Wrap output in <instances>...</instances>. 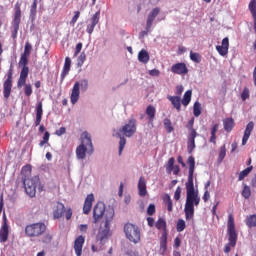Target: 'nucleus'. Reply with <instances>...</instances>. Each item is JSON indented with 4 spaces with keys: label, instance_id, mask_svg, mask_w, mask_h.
<instances>
[{
    "label": "nucleus",
    "instance_id": "f257e3e1",
    "mask_svg": "<svg viewBox=\"0 0 256 256\" xmlns=\"http://www.w3.org/2000/svg\"><path fill=\"white\" fill-rule=\"evenodd\" d=\"M188 181L186 182V203L184 206V213L186 221H191L195 217V207H199L201 197L199 192L195 191V184L193 183V175L195 173V157L189 156L187 160Z\"/></svg>",
    "mask_w": 256,
    "mask_h": 256
},
{
    "label": "nucleus",
    "instance_id": "f03ea898",
    "mask_svg": "<svg viewBox=\"0 0 256 256\" xmlns=\"http://www.w3.org/2000/svg\"><path fill=\"white\" fill-rule=\"evenodd\" d=\"M137 133V120L130 119L127 124L122 126L114 137H118L119 141V155H122L123 149H125V145H127V139L125 137H133Z\"/></svg>",
    "mask_w": 256,
    "mask_h": 256
},
{
    "label": "nucleus",
    "instance_id": "7ed1b4c3",
    "mask_svg": "<svg viewBox=\"0 0 256 256\" xmlns=\"http://www.w3.org/2000/svg\"><path fill=\"white\" fill-rule=\"evenodd\" d=\"M93 142L91 141V134L87 131L81 134V144L76 148L77 159L83 160L88 155H93Z\"/></svg>",
    "mask_w": 256,
    "mask_h": 256
},
{
    "label": "nucleus",
    "instance_id": "20e7f679",
    "mask_svg": "<svg viewBox=\"0 0 256 256\" xmlns=\"http://www.w3.org/2000/svg\"><path fill=\"white\" fill-rule=\"evenodd\" d=\"M228 243L224 247V253H231V247L237 245V230L235 229V218L229 214L227 222Z\"/></svg>",
    "mask_w": 256,
    "mask_h": 256
},
{
    "label": "nucleus",
    "instance_id": "39448f33",
    "mask_svg": "<svg viewBox=\"0 0 256 256\" xmlns=\"http://www.w3.org/2000/svg\"><path fill=\"white\" fill-rule=\"evenodd\" d=\"M114 217H115V210L109 209L105 214L104 228L100 229L96 236L97 241H100V243H104L105 241H107L109 237V231H111V228L109 225L111 224V221H113Z\"/></svg>",
    "mask_w": 256,
    "mask_h": 256
},
{
    "label": "nucleus",
    "instance_id": "423d86ee",
    "mask_svg": "<svg viewBox=\"0 0 256 256\" xmlns=\"http://www.w3.org/2000/svg\"><path fill=\"white\" fill-rule=\"evenodd\" d=\"M124 233L126 235V239L131 243L137 245V243L141 242V230L139 229V226L127 223L124 225Z\"/></svg>",
    "mask_w": 256,
    "mask_h": 256
},
{
    "label": "nucleus",
    "instance_id": "0eeeda50",
    "mask_svg": "<svg viewBox=\"0 0 256 256\" xmlns=\"http://www.w3.org/2000/svg\"><path fill=\"white\" fill-rule=\"evenodd\" d=\"M25 192L29 197H35L37 194V183H39V177L35 176L33 178H29L27 176L22 177L21 179Z\"/></svg>",
    "mask_w": 256,
    "mask_h": 256
},
{
    "label": "nucleus",
    "instance_id": "6e6552de",
    "mask_svg": "<svg viewBox=\"0 0 256 256\" xmlns=\"http://www.w3.org/2000/svg\"><path fill=\"white\" fill-rule=\"evenodd\" d=\"M47 231V226L43 222L29 224L25 228L27 237H41Z\"/></svg>",
    "mask_w": 256,
    "mask_h": 256
},
{
    "label": "nucleus",
    "instance_id": "1a4fd4ad",
    "mask_svg": "<svg viewBox=\"0 0 256 256\" xmlns=\"http://www.w3.org/2000/svg\"><path fill=\"white\" fill-rule=\"evenodd\" d=\"M80 87H82L83 91H87V88L89 87V81H87V79H84L81 80V83L75 82L70 96L72 105H75V103L79 101Z\"/></svg>",
    "mask_w": 256,
    "mask_h": 256
},
{
    "label": "nucleus",
    "instance_id": "9d476101",
    "mask_svg": "<svg viewBox=\"0 0 256 256\" xmlns=\"http://www.w3.org/2000/svg\"><path fill=\"white\" fill-rule=\"evenodd\" d=\"M107 211H105V203L98 202L93 209V223H99L103 219V215H107Z\"/></svg>",
    "mask_w": 256,
    "mask_h": 256
},
{
    "label": "nucleus",
    "instance_id": "9b49d317",
    "mask_svg": "<svg viewBox=\"0 0 256 256\" xmlns=\"http://www.w3.org/2000/svg\"><path fill=\"white\" fill-rule=\"evenodd\" d=\"M161 13V9L159 7H156L151 10V12L148 14L147 21H146V31H144V35H147L149 31H151V27H153V21L157 18V15Z\"/></svg>",
    "mask_w": 256,
    "mask_h": 256
},
{
    "label": "nucleus",
    "instance_id": "f8f14e48",
    "mask_svg": "<svg viewBox=\"0 0 256 256\" xmlns=\"http://www.w3.org/2000/svg\"><path fill=\"white\" fill-rule=\"evenodd\" d=\"M171 72L174 73V75H187L189 68H187L185 62H179L172 65Z\"/></svg>",
    "mask_w": 256,
    "mask_h": 256
},
{
    "label": "nucleus",
    "instance_id": "ddd939ff",
    "mask_svg": "<svg viewBox=\"0 0 256 256\" xmlns=\"http://www.w3.org/2000/svg\"><path fill=\"white\" fill-rule=\"evenodd\" d=\"M83 245H85V236L80 235L74 240V251L76 256L83 255Z\"/></svg>",
    "mask_w": 256,
    "mask_h": 256
},
{
    "label": "nucleus",
    "instance_id": "4468645a",
    "mask_svg": "<svg viewBox=\"0 0 256 256\" xmlns=\"http://www.w3.org/2000/svg\"><path fill=\"white\" fill-rule=\"evenodd\" d=\"M9 239V224H7V218H4L2 227L0 229V243H7Z\"/></svg>",
    "mask_w": 256,
    "mask_h": 256
},
{
    "label": "nucleus",
    "instance_id": "2eb2a0df",
    "mask_svg": "<svg viewBox=\"0 0 256 256\" xmlns=\"http://www.w3.org/2000/svg\"><path fill=\"white\" fill-rule=\"evenodd\" d=\"M27 77H29V67H22L20 77L17 82L18 89H21V87L25 86L27 83Z\"/></svg>",
    "mask_w": 256,
    "mask_h": 256
},
{
    "label": "nucleus",
    "instance_id": "dca6fc26",
    "mask_svg": "<svg viewBox=\"0 0 256 256\" xmlns=\"http://www.w3.org/2000/svg\"><path fill=\"white\" fill-rule=\"evenodd\" d=\"M95 201V196L93 194H89L84 202L83 206V214L84 215H89L91 213V207H93V202Z\"/></svg>",
    "mask_w": 256,
    "mask_h": 256
},
{
    "label": "nucleus",
    "instance_id": "f3484780",
    "mask_svg": "<svg viewBox=\"0 0 256 256\" xmlns=\"http://www.w3.org/2000/svg\"><path fill=\"white\" fill-rule=\"evenodd\" d=\"M197 130H192L188 135L187 149L188 153H193L195 149V139L197 138Z\"/></svg>",
    "mask_w": 256,
    "mask_h": 256
},
{
    "label": "nucleus",
    "instance_id": "a211bd4d",
    "mask_svg": "<svg viewBox=\"0 0 256 256\" xmlns=\"http://www.w3.org/2000/svg\"><path fill=\"white\" fill-rule=\"evenodd\" d=\"M216 50L221 55L222 57H225L227 53H229V38H224L222 40V45L221 46H216Z\"/></svg>",
    "mask_w": 256,
    "mask_h": 256
},
{
    "label": "nucleus",
    "instance_id": "6ab92c4d",
    "mask_svg": "<svg viewBox=\"0 0 256 256\" xmlns=\"http://www.w3.org/2000/svg\"><path fill=\"white\" fill-rule=\"evenodd\" d=\"M254 128H255V124L253 123V121L247 124L246 129L244 131V136L242 138V145H247V142L249 141V137H251V133L253 132Z\"/></svg>",
    "mask_w": 256,
    "mask_h": 256
},
{
    "label": "nucleus",
    "instance_id": "aec40b11",
    "mask_svg": "<svg viewBox=\"0 0 256 256\" xmlns=\"http://www.w3.org/2000/svg\"><path fill=\"white\" fill-rule=\"evenodd\" d=\"M70 71H71V58L66 57L64 66H63V70L60 75L61 83H63V81H65V77H67V75H69Z\"/></svg>",
    "mask_w": 256,
    "mask_h": 256
},
{
    "label": "nucleus",
    "instance_id": "412c9836",
    "mask_svg": "<svg viewBox=\"0 0 256 256\" xmlns=\"http://www.w3.org/2000/svg\"><path fill=\"white\" fill-rule=\"evenodd\" d=\"M64 212H65V204L61 202H57L56 207L53 210V218L61 219V217H63Z\"/></svg>",
    "mask_w": 256,
    "mask_h": 256
},
{
    "label": "nucleus",
    "instance_id": "4be33fe9",
    "mask_svg": "<svg viewBox=\"0 0 256 256\" xmlns=\"http://www.w3.org/2000/svg\"><path fill=\"white\" fill-rule=\"evenodd\" d=\"M42 119H43V102H38L36 106L35 127H39V125H41Z\"/></svg>",
    "mask_w": 256,
    "mask_h": 256
},
{
    "label": "nucleus",
    "instance_id": "5701e85b",
    "mask_svg": "<svg viewBox=\"0 0 256 256\" xmlns=\"http://www.w3.org/2000/svg\"><path fill=\"white\" fill-rule=\"evenodd\" d=\"M167 99L172 103V106L174 107V109H176V111H178L179 113V111H181V103H182L181 96L168 95Z\"/></svg>",
    "mask_w": 256,
    "mask_h": 256
},
{
    "label": "nucleus",
    "instance_id": "b1692460",
    "mask_svg": "<svg viewBox=\"0 0 256 256\" xmlns=\"http://www.w3.org/2000/svg\"><path fill=\"white\" fill-rule=\"evenodd\" d=\"M138 190L140 197H145L147 195V183L145 182V178L143 176H141L138 181Z\"/></svg>",
    "mask_w": 256,
    "mask_h": 256
},
{
    "label": "nucleus",
    "instance_id": "393cba45",
    "mask_svg": "<svg viewBox=\"0 0 256 256\" xmlns=\"http://www.w3.org/2000/svg\"><path fill=\"white\" fill-rule=\"evenodd\" d=\"M224 130L226 133H231L235 128V120L231 117L225 118L223 120Z\"/></svg>",
    "mask_w": 256,
    "mask_h": 256
},
{
    "label": "nucleus",
    "instance_id": "a878e982",
    "mask_svg": "<svg viewBox=\"0 0 256 256\" xmlns=\"http://www.w3.org/2000/svg\"><path fill=\"white\" fill-rule=\"evenodd\" d=\"M13 89V82L4 81L3 83V95L5 99L11 97V91Z\"/></svg>",
    "mask_w": 256,
    "mask_h": 256
},
{
    "label": "nucleus",
    "instance_id": "bb28decb",
    "mask_svg": "<svg viewBox=\"0 0 256 256\" xmlns=\"http://www.w3.org/2000/svg\"><path fill=\"white\" fill-rule=\"evenodd\" d=\"M160 253L165 255L167 253V232H163L160 238Z\"/></svg>",
    "mask_w": 256,
    "mask_h": 256
},
{
    "label": "nucleus",
    "instance_id": "cd10ccee",
    "mask_svg": "<svg viewBox=\"0 0 256 256\" xmlns=\"http://www.w3.org/2000/svg\"><path fill=\"white\" fill-rule=\"evenodd\" d=\"M37 0H34L31 7H30V21L32 23H35V20L37 19Z\"/></svg>",
    "mask_w": 256,
    "mask_h": 256
},
{
    "label": "nucleus",
    "instance_id": "c85d7f7f",
    "mask_svg": "<svg viewBox=\"0 0 256 256\" xmlns=\"http://www.w3.org/2000/svg\"><path fill=\"white\" fill-rule=\"evenodd\" d=\"M155 113H157V110H155V107L153 105H149L146 108V115L148 116L150 123H153V121H155Z\"/></svg>",
    "mask_w": 256,
    "mask_h": 256
},
{
    "label": "nucleus",
    "instance_id": "c756f323",
    "mask_svg": "<svg viewBox=\"0 0 256 256\" xmlns=\"http://www.w3.org/2000/svg\"><path fill=\"white\" fill-rule=\"evenodd\" d=\"M193 95V91L192 90H187L184 93L183 99H182V105H184V107H187V105H189L191 103V97Z\"/></svg>",
    "mask_w": 256,
    "mask_h": 256
},
{
    "label": "nucleus",
    "instance_id": "7c9ffc66",
    "mask_svg": "<svg viewBox=\"0 0 256 256\" xmlns=\"http://www.w3.org/2000/svg\"><path fill=\"white\" fill-rule=\"evenodd\" d=\"M140 63H149V53L146 50H141L138 54Z\"/></svg>",
    "mask_w": 256,
    "mask_h": 256
},
{
    "label": "nucleus",
    "instance_id": "2f4dec72",
    "mask_svg": "<svg viewBox=\"0 0 256 256\" xmlns=\"http://www.w3.org/2000/svg\"><path fill=\"white\" fill-rule=\"evenodd\" d=\"M175 167V158L171 157L169 158L168 162L165 165L166 172L168 175H171L173 173V168Z\"/></svg>",
    "mask_w": 256,
    "mask_h": 256
},
{
    "label": "nucleus",
    "instance_id": "473e14b6",
    "mask_svg": "<svg viewBox=\"0 0 256 256\" xmlns=\"http://www.w3.org/2000/svg\"><path fill=\"white\" fill-rule=\"evenodd\" d=\"M163 201L165 205H167V210L171 213V211H173V200H171V196L169 194H165L163 196Z\"/></svg>",
    "mask_w": 256,
    "mask_h": 256
},
{
    "label": "nucleus",
    "instance_id": "72a5a7b5",
    "mask_svg": "<svg viewBox=\"0 0 256 256\" xmlns=\"http://www.w3.org/2000/svg\"><path fill=\"white\" fill-rule=\"evenodd\" d=\"M252 171H253V166H249L246 169L242 170L239 173L238 181H243V179H245V177H248L249 173H251Z\"/></svg>",
    "mask_w": 256,
    "mask_h": 256
},
{
    "label": "nucleus",
    "instance_id": "f704fd0d",
    "mask_svg": "<svg viewBox=\"0 0 256 256\" xmlns=\"http://www.w3.org/2000/svg\"><path fill=\"white\" fill-rule=\"evenodd\" d=\"M164 129H166L167 133H173L175 131V128H173V123L171 122V119L165 118L163 121Z\"/></svg>",
    "mask_w": 256,
    "mask_h": 256
},
{
    "label": "nucleus",
    "instance_id": "c9c22d12",
    "mask_svg": "<svg viewBox=\"0 0 256 256\" xmlns=\"http://www.w3.org/2000/svg\"><path fill=\"white\" fill-rule=\"evenodd\" d=\"M226 155H227V147L224 144L223 146L220 147V151L218 154V163H223V159H225Z\"/></svg>",
    "mask_w": 256,
    "mask_h": 256
},
{
    "label": "nucleus",
    "instance_id": "e433bc0d",
    "mask_svg": "<svg viewBox=\"0 0 256 256\" xmlns=\"http://www.w3.org/2000/svg\"><path fill=\"white\" fill-rule=\"evenodd\" d=\"M201 103L199 101H196L193 105V115L194 117H199L201 115Z\"/></svg>",
    "mask_w": 256,
    "mask_h": 256
},
{
    "label": "nucleus",
    "instance_id": "4c0bfd02",
    "mask_svg": "<svg viewBox=\"0 0 256 256\" xmlns=\"http://www.w3.org/2000/svg\"><path fill=\"white\" fill-rule=\"evenodd\" d=\"M156 229H159V230H163V231H167V222H165L164 219L160 218L158 219V221L156 222V225H155Z\"/></svg>",
    "mask_w": 256,
    "mask_h": 256
},
{
    "label": "nucleus",
    "instance_id": "58836bf2",
    "mask_svg": "<svg viewBox=\"0 0 256 256\" xmlns=\"http://www.w3.org/2000/svg\"><path fill=\"white\" fill-rule=\"evenodd\" d=\"M29 65V56L25 55V54H21V57H20V61H19V66L20 67H29L27 66Z\"/></svg>",
    "mask_w": 256,
    "mask_h": 256
},
{
    "label": "nucleus",
    "instance_id": "ea45409f",
    "mask_svg": "<svg viewBox=\"0 0 256 256\" xmlns=\"http://www.w3.org/2000/svg\"><path fill=\"white\" fill-rule=\"evenodd\" d=\"M242 197H244V199H249V197H251V187L247 186V184H244Z\"/></svg>",
    "mask_w": 256,
    "mask_h": 256
},
{
    "label": "nucleus",
    "instance_id": "a19ab883",
    "mask_svg": "<svg viewBox=\"0 0 256 256\" xmlns=\"http://www.w3.org/2000/svg\"><path fill=\"white\" fill-rule=\"evenodd\" d=\"M190 59L194 63H199L201 61V54L197 52L190 51Z\"/></svg>",
    "mask_w": 256,
    "mask_h": 256
},
{
    "label": "nucleus",
    "instance_id": "79ce46f5",
    "mask_svg": "<svg viewBox=\"0 0 256 256\" xmlns=\"http://www.w3.org/2000/svg\"><path fill=\"white\" fill-rule=\"evenodd\" d=\"M246 225L249 227H256V215H251L246 220Z\"/></svg>",
    "mask_w": 256,
    "mask_h": 256
},
{
    "label": "nucleus",
    "instance_id": "37998d69",
    "mask_svg": "<svg viewBox=\"0 0 256 256\" xmlns=\"http://www.w3.org/2000/svg\"><path fill=\"white\" fill-rule=\"evenodd\" d=\"M185 220L183 219H179L178 222H177V226H176V229L178 231V233H181L182 231H185Z\"/></svg>",
    "mask_w": 256,
    "mask_h": 256
},
{
    "label": "nucleus",
    "instance_id": "c03bdc74",
    "mask_svg": "<svg viewBox=\"0 0 256 256\" xmlns=\"http://www.w3.org/2000/svg\"><path fill=\"white\" fill-rule=\"evenodd\" d=\"M12 23L21 25V10H15Z\"/></svg>",
    "mask_w": 256,
    "mask_h": 256
},
{
    "label": "nucleus",
    "instance_id": "a18cd8bd",
    "mask_svg": "<svg viewBox=\"0 0 256 256\" xmlns=\"http://www.w3.org/2000/svg\"><path fill=\"white\" fill-rule=\"evenodd\" d=\"M49 137H51V134L49 132H45L43 136V140L40 141L39 147H43L44 145H47L49 143Z\"/></svg>",
    "mask_w": 256,
    "mask_h": 256
},
{
    "label": "nucleus",
    "instance_id": "49530a36",
    "mask_svg": "<svg viewBox=\"0 0 256 256\" xmlns=\"http://www.w3.org/2000/svg\"><path fill=\"white\" fill-rule=\"evenodd\" d=\"M19 25L12 22V39H17V33H19Z\"/></svg>",
    "mask_w": 256,
    "mask_h": 256
},
{
    "label": "nucleus",
    "instance_id": "de8ad7c7",
    "mask_svg": "<svg viewBox=\"0 0 256 256\" xmlns=\"http://www.w3.org/2000/svg\"><path fill=\"white\" fill-rule=\"evenodd\" d=\"M53 241V235L51 234H46L41 238V242L49 245V243H51Z\"/></svg>",
    "mask_w": 256,
    "mask_h": 256
},
{
    "label": "nucleus",
    "instance_id": "09e8293b",
    "mask_svg": "<svg viewBox=\"0 0 256 256\" xmlns=\"http://www.w3.org/2000/svg\"><path fill=\"white\" fill-rule=\"evenodd\" d=\"M99 17H101V12L97 11L90 19L92 25H97L99 23Z\"/></svg>",
    "mask_w": 256,
    "mask_h": 256
},
{
    "label": "nucleus",
    "instance_id": "8fccbe9b",
    "mask_svg": "<svg viewBox=\"0 0 256 256\" xmlns=\"http://www.w3.org/2000/svg\"><path fill=\"white\" fill-rule=\"evenodd\" d=\"M24 93L26 97H31V95H33V87L31 84H25Z\"/></svg>",
    "mask_w": 256,
    "mask_h": 256
},
{
    "label": "nucleus",
    "instance_id": "3c124183",
    "mask_svg": "<svg viewBox=\"0 0 256 256\" xmlns=\"http://www.w3.org/2000/svg\"><path fill=\"white\" fill-rule=\"evenodd\" d=\"M31 49H33V46H31V44L29 42H26L25 47H24V52L22 53V55H26V56L30 57Z\"/></svg>",
    "mask_w": 256,
    "mask_h": 256
},
{
    "label": "nucleus",
    "instance_id": "603ef678",
    "mask_svg": "<svg viewBox=\"0 0 256 256\" xmlns=\"http://www.w3.org/2000/svg\"><path fill=\"white\" fill-rule=\"evenodd\" d=\"M250 94H249V88L245 87L241 93V99L242 101H247L249 99Z\"/></svg>",
    "mask_w": 256,
    "mask_h": 256
},
{
    "label": "nucleus",
    "instance_id": "864d4df0",
    "mask_svg": "<svg viewBox=\"0 0 256 256\" xmlns=\"http://www.w3.org/2000/svg\"><path fill=\"white\" fill-rule=\"evenodd\" d=\"M66 217V220L69 221L72 217H73V209L71 208H64V213H63Z\"/></svg>",
    "mask_w": 256,
    "mask_h": 256
},
{
    "label": "nucleus",
    "instance_id": "5fc2aeb1",
    "mask_svg": "<svg viewBox=\"0 0 256 256\" xmlns=\"http://www.w3.org/2000/svg\"><path fill=\"white\" fill-rule=\"evenodd\" d=\"M5 81L13 83V65L10 66L8 73H7V79Z\"/></svg>",
    "mask_w": 256,
    "mask_h": 256
},
{
    "label": "nucleus",
    "instance_id": "6e6d98bb",
    "mask_svg": "<svg viewBox=\"0 0 256 256\" xmlns=\"http://www.w3.org/2000/svg\"><path fill=\"white\" fill-rule=\"evenodd\" d=\"M80 16H81V12L75 11L73 18H72V20L70 21V25H75V23H77V21H78V19H79Z\"/></svg>",
    "mask_w": 256,
    "mask_h": 256
},
{
    "label": "nucleus",
    "instance_id": "4d7b16f0",
    "mask_svg": "<svg viewBox=\"0 0 256 256\" xmlns=\"http://www.w3.org/2000/svg\"><path fill=\"white\" fill-rule=\"evenodd\" d=\"M67 133V128L65 127H60L58 130L55 131V135L57 137H61V135H65Z\"/></svg>",
    "mask_w": 256,
    "mask_h": 256
},
{
    "label": "nucleus",
    "instance_id": "13d9d810",
    "mask_svg": "<svg viewBox=\"0 0 256 256\" xmlns=\"http://www.w3.org/2000/svg\"><path fill=\"white\" fill-rule=\"evenodd\" d=\"M174 199L175 201H179L181 199V186H178L174 193Z\"/></svg>",
    "mask_w": 256,
    "mask_h": 256
},
{
    "label": "nucleus",
    "instance_id": "bf43d9fd",
    "mask_svg": "<svg viewBox=\"0 0 256 256\" xmlns=\"http://www.w3.org/2000/svg\"><path fill=\"white\" fill-rule=\"evenodd\" d=\"M85 59H87V56L85 55V52H82L78 57V65H80V67L85 63Z\"/></svg>",
    "mask_w": 256,
    "mask_h": 256
},
{
    "label": "nucleus",
    "instance_id": "052dcab7",
    "mask_svg": "<svg viewBox=\"0 0 256 256\" xmlns=\"http://www.w3.org/2000/svg\"><path fill=\"white\" fill-rule=\"evenodd\" d=\"M81 49H83V43L79 42L76 45L75 52H74V57H77L81 53Z\"/></svg>",
    "mask_w": 256,
    "mask_h": 256
},
{
    "label": "nucleus",
    "instance_id": "680f3d73",
    "mask_svg": "<svg viewBox=\"0 0 256 256\" xmlns=\"http://www.w3.org/2000/svg\"><path fill=\"white\" fill-rule=\"evenodd\" d=\"M195 123V119L192 118L188 124H187V129H189V133H192L193 131H195V129L193 128V125Z\"/></svg>",
    "mask_w": 256,
    "mask_h": 256
},
{
    "label": "nucleus",
    "instance_id": "e2e57ef3",
    "mask_svg": "<svg viewBox=\"0 0 256 256\" xmlns=\"http://www.w3.org/2000/svg\"><path fill=\"white\" fill-rule=\"evenodd\" d=\"M126 255H128V256H139V251H137L135 249H128L126 251Z\"/></svg>",
    "mask_w": 256,
    "mask_h": 256
},
{
    "label": "nucleus",
    "instance_id": "0e129e2a",
    "mask_svg": "<svg viewBox=\"0 0 256 256\" xmlns=\"http://www.w3.org/2000/svg\"><path fill=\"white\" fill-rule=\"evenodd\" d=\"M147 214L148 215H155V205L154 204H150L147 208Z\"/></svg>",
    "mask_w": 256,
    "mask_h": 256
},
{
    "label": "nucleus",
    "instance_id": "69168bd1",
    "mask_svg": "<svg viewBox=\"0 0 256 256\" xmlns=\"http://www.w3.org/2000/svg\"><path fill=\"white\" fill-rule=\"evenodd\" d=\"M97 25L95 24H89L86 28V33H88V35H91L93 33V31H95V27Z\"/></svg>",
    "mask_w": 256,
    "mask_h": 256
},
{
    "label": "nucleus",
    "instance_id": "338daca9",
    "mask_svg": "<svg viewBox=\"0 0 256 256\" xmlns=\"http://www.w3.org/2000/svg\"><path fill=\"white\" fill-rule=\"evenodd\" d=\"M149 75L151 77H159V75H161V71H159L158 69H152L149 71Z\"/></svg>",
    "mask_w": 256,
    "mask_h": 256
},
{
    "label": "nucleus",
    "instance_id": "774afa93",
    "mask_svg": "<svg viewBox=\"0 0 256 256\" xmlns=\"http://www.w3.org/2000/svg\"><path fill=\"white\" fill-rule=\"evenodd\" d=\"M183 91H184V88L182 85L176 86V95H178L177 97H181Z\"/></svg>",
    "mask_w": 256,
    "mask_h": 256
}]
</instances>
